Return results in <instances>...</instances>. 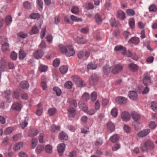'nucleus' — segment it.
I'll return each instance as SVG.
<instances>
[{
    "mask_svg": "<svg viewBox=\"0 0 157 157\" xmlns=\"http://www.w3.org/2000/svg\"><path fill=\"white\" fill-rule=\"evenodd\" d=\"M72 80L79 87H83L86 86L85 82L77 76H73L71 77Z\"/></svg>",
    "mask_w": 157,
    "mask_h": 157,
    "instance_id": "f257e3e1",
    "label": "nucleus"
},
{
    "mask_svg": "<svg viewBox=\"0 0 157 157\" xmlns=\"http://www.w3.org/2000/svg\"><path fill=\"white\" fill-rule=\"evenodd\" d=\"M67 50L66 52V56L70 57L74 55L75 53L73 48L70 45L67 46Z\"/></svg>",
    "mask_w": 157,
    "mask_h": 157,
    "instance_id": "f03ea898",
    "label": "nucleus"
},
{
    "mask_svg": "<svg viewBox=\"0 0 157 157\" xmlns=\"http://www.w3.org/2000/svg\"><path fill=\"white\" fill-rule=\"evenodd\" d=\"M123 68V66L120 65H116L113 68L112 72L114 74H117L122 70Z\"/></svg>",
    "mask_w": 157,
    "mask_h": 157,
    "instance_id": "7ed1b4c3",
    "label": "nucleus"
},
{
    "mask_svg": "<svg viewBox=\"0 0 157 157\" xmlns=\"http://www.w3.org/2000/svg\"><path fill=\"white\" fill-rule=\"evenodd\" d=\"M128 95L130 99L132 101H136L138 98V95L135 91H129Z\"/></svg>",
    "mask_w": 157,
    "mask_h": 157,
    "instance_id": "20e7f679",
    "label": "nucleus"
},
{
    "mask_svg": "<svg viewBox=\"0 0 157 157\" xmlns=\"http://www.w3.org/2000/svg\"><path fill=\"white\" fill-rule=\"evenodd\" d=\"M115 101L117 103L121 104H124L127 102V99L123 97H118L115 99Z\"/></svg>",
    "mask_w": 157,
    "mask_h": 157,
    "instance_id": "39448f33",
    "label": "nucleus"
},
{
    "mask_svg": "<svg viewBox=\"0 0 157 157\" xmlns=\"http://www.w3.org/2000/svg\"><path fill=\"white\" fill-rule=\"evenodd\" d=\"M44 52L41 50H36L33 53L34 57L36 59H39L42 57L44 55Z\"/></svg>",
    "mask_w": 157,
    "mask_h": 157,
    "instance_id": "423d86ee",
    "label": "nucleus"
},
{
    "mask_svg": "<svg viewBox=\"0 0 157 157\" xmlns=\"http://www.w3.org/2000/svg\"><path fill=\"white\" fill-rule=\"evenodd\" d=\"M150 132V130L149 129H144L140 131L138 133V136L140 137H142L148 134Z\"/></svg>",
    "mask_w": 157,
    "mask_h": 157,
    "instance_id": "0eeeda50",
    "label": "nucleus"
},
{
    "mask_svg": "<svg viewBox=\"0 0 157 157\" xmlns=\"http://www.w3.org/2000/svg\"><path fill=\"white\" fill-rule=\"evenodd\" d=\"M121 118L123 121H127L129 120L130 116L128 112L126 111L123 112L121 114Z\"/></svg>",
    "mask_w": 157,
    "mask_h": 157,
    "instance_id": "6e6552de",
    "label": "nucleus"
},
{
    "mask_svg": "<svg viewBox=\"0 0 157 157\" xmlns=\"http://www.w3.org/2000/svg\"><path fill=\"white\" fill-rule=\"evenodd\" d=\"M131 115L132 118L135 121H139L141 119L140 115L136 112H132Z\"/></svg>",
    "mask_w": 157,
    "mask_h": 157,
    "instance_id": "1a4fd4ad",
    "label": "nucleus"
},
{
    "mask_svg": "<svg viewBox=\"0 0 157 157\" xmlns=\"http://www.w3.org/2000/svg\"><path fill=\"white\" fill-rule=\"evenodd\" d=\"M22 104L21 102L15 103L12 106L13 109L16 111H20L22 108Z\"/></svg>",
    "mask_w": 157,
    "mask_h": 157,
    "instance_id": "9d476101",
    "label": "nucleus"
},
{
    "mask_svg": "<svg viewBox=\"0 0 157 157\" xmlns=\"http://www.w3.org/2000/svg\"><path fill=\"white\" fill-rule=\"evenodd\" d=\"M68 114L70 117H74L76 114V111L73 107H70L67 109Z\"/></svg>",
    "mask_w": 157,
    "mask_h": 157,
    "instance_id": "9b49d317",
    "label": "nucleus"
},
{
    "mask_svg": "<svg viewBox=\"0 0 157 157\" xmlns=\"http://www.w3.org/2000/svg\"><path fill=\"white\" fill-rule=\"evenodd\" d=\"M144 84L146 85H150L152 84V82L150 79V78L148 76H146L143 79Z\"/></svg>",
    "mask_w": 157,
    "mask_h": 157,
    "instance_id": "f8f14e48",
    "label": "nucleus"
},
{
    "mask_svg": "<svg viewBox=\"0 0 157 157\" xmlns=\"http://www.w3.org/2000/svg\"><path fill=\"white\" fill-rule=\"evenodd\" d=\"M129 43H133L135 44H138L140 42L139 39L136 37H133L130 38L128 41Z\"/></svg>",
    "mask_w": 157,
    "mask_h": 157,
    "instance_id": "ddd939ff",
    "label": "nucleus"
},
{
    "mask_svg": "<svg viewBox=\"0 0 157 157\" xmlns=\"http://www.w3.org/2000/svg\"><path fill=\"white\" fill-rule=\"evenodd\" d=\"M65 148V145L63 143L58 145L57 147V150L59 153L63 152Z\"/></svg>",
    "mask_w": 157,
    "mask_h": 157,
    "instance_id": "4468645a",
    "label": "nucleus"
},
{
    "mask_svg": "<svg viewBox=\"0 0 157 157\" xmlns=\"http://www.w3.org/2000/svg\"><path fill=\"white\" fill-rule=\"evenodd\" d=\"M145 142L148 149L151 150L154 148V144L151 140H148Z\"/></svg>",
    "mask_w": 157,
    "mask_h": 157,
    "instance_id": "2eb2a0df",
    "label": "nucleus"
},
{
    "mask_svg": "<svg viewBox=\"0 0 157 157\" xmlns=\"http://www.w3.org/2000/svg\"><path fill=\"white\" fill-rule=\"evenodd\" d=\"M128 67L132 71L135 72L137 71L138 69V66L136 64L131 63L129 64Z\"/></svg>",
    "mask_w": 157,
    "mask_h": 157,
    "instance_id": "dca6fc26",
    "label": "nucleus"
},
{
    "mask_svg": "<svg viewBox=\"0 0 157 157\" xmlns=\"http://www.w3.org/2000/svg\"><path fill=\"white\" fill-rule=\"evenodd\" d=\"M14 129V128L13 127H8L6 128L4 131V134L6 135L10 134Z\"/></svg>",
    "mask_w": 157,
    "mask_h": 157,
    "instance_id": "f3484780",
    "label": "nucleus"
},
{
    "mask_svg": "<svg viewBox=\"0 0 157 157\" xmlns=\"http://www.w3.org/2000/svg\"><path fill=\"white\" fill-rule=\"evenodd\" d=\"M117 16L118 18L122 20L124 19L125 17L124 13L121 10L117 11Z\"/></svg>",
    "mask_w": 157,
    "mask_h": 157,
    "instance_id": "a211bd4d",
    "label": "nucleus"
},
{
    "mask_svg": "<svg viewBox=\"0 0 157 157\" xmlns=\"http://www.w3.org/2000/svg\"><path fill=\"white\" fill-rule=\"evenodd\" d=\"M23 146V143L22 142H20L16 144L15 145L13 149L15 151H17L21 148Z\"/></svg>",
    "mask_w": 157,
    "mask_h": 157,
    "instance_id": "6ab92c4d",
    "label": "nucleus"
},
{
    "mask_svg": "<svg viewBox=\"0 0 157 157\" xmlns=\"http://www.w3.org/2000/svg\"><path fill=\"white\" fill-rule=\"evenodd\" d=\"M107 126V128L111 132L114 131L115 129V125L111 121L108 122Z\"/></svg>",
    "mask_w": 157,
    "mask_h": 157,
    "instance_id": "aec40b11",
    "label": "nucleus"
},
{
    "mask_svg": "<svg viewBox=\"0 0 157 157\" xmlns=\"http://www.w3.org/2000/svg\"><path fill=\"white\" fill-rule=\"evenodd\" d=\"M59 70L61 73L64 74L66 73L68 70V67L66 65L61 66L59 67Z\"/></svg>",
    "mask_w": 157,
    "mask_h": 157,
    "instance_id": "412c9836",
    "label": "nucleus"
},
{
    "mask_svg": "<svg viewBox=\"0 0 157 157\" xmlns=\"http://www.w3.org/2000/svg\"><path fill=\"white\" fill-rule=\"evenodd\" d=\"M119 136L116 134H114L111 136L109 138V140L113 143H116L118 140Z\"/></svg>",
    "mask_w": 157,
    "mask_h": 157,
    "instance_id": "4be33fe9",
    "label": "nucleus"
},
{
    "mask_svg": "<svg viewBox=\"0 0 157 157\" xmlns=\"http://www.w3.org/2000/svg\"><path fill=\"white\" fill-rule=\"evenodd\" d=\"M59 51L60 52L63 54H65L66 55V51L67 50V46L65 47L63 45L60 44L59 45Z\"/></svg>",
    "mask_w": 157,
    "mask_h": 157,
    "instance_id": "5701e85b",
    "label": "nucleus"
},
{
    "mask_svg": "<svg viewBox=\"0 0 157 157\" xmlns=\"http://www.w3.org/2000/svg\"><path fill=\"white\" fill-rule=\"evenodd\" d=\"M12 17L10 15L6 16L5 19V24L7 25H10L12 22Z\"/></svg>",
    "mask_w": 157,
    "mask_h": 157,
    "instance_id": "b1692460",
    "label": "nucleus"
},
{
    "mask_svg": "<svg viewBox=\"0 0 157 157\" xmlns=\"http://www.w3.org/2000/svg\"><path fill=\"white\" fill-rule=\"evenodd\" d=\"M38 133L37 130L36 129H33L29 131V136L33 137L36 136Z\"/></svg>",
    "mask_w": 157,
    "mask_h": 157,
    "instance_id": "393cba45",
    "label": "nucleus"
},
{
    "mask_svg": "<svg viewBox=\"0 0 157 157\" xmlns=\"http://www.w3.org/2000/svg\"><path fill=\"white\" fill-rule=\"evenodd\" d=\"M48 67L47 66L41 64L39 67V70L41 72H45L47 71Z\"/></svg>",
    "mask_w": 157,
    "mask_h": 157,
    "instance_id": "a878e982",
    "label": "nucleus"
},
{
    "mask_svg": "<svg viewBox=\"0 0 157 157\" xmlns=\"http://www.w3.org/2000/svg\"><path fill=\"white\" fill-rule=\"evenodd\" d=\"M75 41L78 44H83L86 43V40L82 37H78L75 40Z\"/></svg>",
    "mask_w": 157,
    "mask_h": 157,
    "instance_id": "bb28decb",
    "label": "nucleus"
},
{
    "mask_svg": "<svg viewBox=\"0 0 157 157\" xmlns=\"http://www.w3.org/2000/svg\"><path fill=\"white\" fill-rule=\"evenodd\" d=\"M59 137L60 139L63 140H67L68 138L67 134L63 132L60 133Z\"/></svg>",
    "mask_w": 157,
    "mask_h": 157,
    "instance_id": "cd10ccee",
    "label": "nucleus"
},
{
    "mask_svg": "<svg viewBox=\"0 0 157 157\" xmlns=\"http://www.w3.org/2000/svg\"><path fill=\"white\" fill-rule=\"evenodd\" d=\"M97 67V65L94 63L90 62L87 66V68L88 69L94 70Z\"/></svg>",
    "mask_w": 157,
    "mask_h": 157,
    "instance_id": "c85d7f7f",
    "label": "nucleus"
},
{
    "mask_svg": "<svg viewBox=\"0 0 157 157\" xmlns=\"http://www.w3.org/2000/svg\"><path fill=\"white\" fill-rule=\"evenodd\" d=\"M95 18L96 23L98 24H101L102 22V20L100 15L98 13L96 14Z\"/></svg>",
    "mask_w": 157,
    "mask_h": 157,
    "instance_id": "c756f323",
    "label": "nucleus"
},
{
    "mask_svg": "<svg viewBox=\"0 0 157 157\" xmlns=\"http://www.w3.org/2000/svg\"><path fill=\"white\" fill-rule=\"evenodd\" d=\"M20 86L24 89H27L29 88V85L27 81H24L21 82Z\"/></svg>",
    "mask_w": 157,
    "mask_h": 157,
    "instance_id": "7c9ffc66",
    "label": "nucleus"
},
{
    "mask_svg": "<svg viewBox=\"0 0 157 157\" xmlns=\"http://www.w3.org/2000/svg\"><path fill=\"white\" fill-rule=\"evenodd\" d=\"M110 22L112 26H117L119 25V22L117 21L114 18H112L110 21Z\"/></svg>",
    "mask_w": 157,
    "mask_h": 157,
    "instance_id": "2f4dec72",
    "label": "nucleus"
},
{
    "mask_svg": "<svg viewBox=\"0 0 157 157\" xmlns=\"http://www.w3.org/2000/svg\"><path fill=\"white\" fill-rule=\"evenodd\" d=\"M110 71L111 68L109 65H106L103 67V71L105 74H108L110 72Z\"/></svg>",
    "mask_w": 157,
    "mask_h": 157,
    "instance_id": "473e14b6",
    "label": "nucleus"
},
{
    "mask_svg": "<svg viewBox=\"0 0 157 157\" xmlns=\"http://www.w3.org/2000/svg\"><path fill=\"white\" fill-rule=\"evenodd\" d=\"M45 151L47 153H51L52 152V147L51 146L48 144L46 146L45 148Z\"/></svg>",
    "mask_w": 157,
    "mask_h": 157,
    "instance_id": "72a5a7b5",
    "label": "nucleus"
},
{
    "mask_svg": "<svg viewBox=\"0 0 157 157\" xmlns=\"http://www.w3.org/2000/svg\"><path fill=\"white\" fill-rule=\"evenodd\" d=\"M2 45V50L3 52H5L9 50V44L7 42Z\"/></svg>",
    "mask_w": 157,
    "mask_h": 157,
    "instance_id": "f704fd0d",
    "label": "nucleus"
},
{
    "mask_svg": "<svg viewBox=\"0 0 157 157\" xmlns=\"http://www.w3.org/2000/svg\"><path fill=\"white\" fill-rule=\"evenodd\" d=\"M50 129L51 131L55 132L57 131L60 130V127L59 126H57L55 124H53L51 126L50 128Z\"/></svg>",
    "mask_w": 157,
    "mask_h": 157,
    "instance_id": "c9c22d12",
    "label": "nucleus"
},
{
    "mask_svg": "<svg viewBox=\"0 0 157 157\" xmlns=\"http://www.w3.org/2000/svg\"><path fill=\"white\" fill-rule=\"evenodd\" d=\"M78 105L80 109H82L85 112H87V108L88 107L84 103L80 101L78 103Z\"/></svg>",
    "mask_w": 157,
    "mask_h": 157,
    "instance_id": "e433bc0d",
    "label": "nucleus"
},
{
    "mask_svg": "<svg viewBox=\"0 0 157 157\" xmlns=\"http://www.w3.org/2000/svg\"><path fill=\"white\" fill-rule=\"evenodd\" d=\"M39 30L37 29V26L36 25L34 26L30 32H29L31 35L35 34L38 33Z\"/></svg>",
    "mask_w": 157,
    "mask_h": 157,
    "instance_id": "4c0bfd02",
    "label": "nucleus"
},
{
    "mask_svg": "<svg viewBox=\"0 0 157 157\" xmlns=\"http://www.w3.org/2000/svg\"><path fill=\"white\" fill-rule=\"evenodd\" d=\"M111 114L113 117H116L118 114L117 109L116 108H113L111 110Z\"/></svg>",
    "mask_w": 157,
    "mask_h": 157,
    "instance_id": "58836bf2",
    "label": "nucleus"
},
{
    "mask_svg": "<svg viewBox=\"0 0 157 157\" xmlns=\"http://www.w3.org/2000/svg\"><path fill=\"white\" fill-rule=\"evenodd\" d=\"M129 25L130 27L132 28H134L135 27V21L134 18H131L129 19Z\"/></svg>",
    "mask_w": 157,
    "mask_h": 157,
    "instance_id": "ea45409f",
    "label": "nucleus"
},
{
    "mask_svg": "<svg viewBox=\"0 0 157 157\" xmlns=\"http://www.w3.org/2000/svg\"><path fill=\"white\" fill-rule=\"evenodd\" d=\"M26 56V55L22 49H21L19 51V58L20 59H23Z\"/></svg>",
    "mask_w": 157,
    "mask_h": 157,
    "instance_id": "a19ab883",
    "label": "nucleus"
},
{
    "mask_svg": "<svg viewBox=\"0 0 157 157\" xmlns=\"http://www.w3.org/2000/svg\"><path fill=\"white\" fill-rule=\"evenodd\" d=\"M68 102L70 103L71 105L75 107L77 106V104L75 100L69 99L68 100Z\"/></svg>",
    "mask_w": 157,
    "mask_h": 157,
    "instance_id": "79ce46f5",
    "label": "nucleus"
},
{
    "mask_svg": "<svg viewBox=\"0 0 157 157\" xmlns=\"http://www.w3.org/2000/svg\"><path fill=\"white\" fill-rule=\"evenodd\" d=\"M48 113L50 116H53L56 113V110L55 108H49L48 109Z\"/></svg>",
    "mask_w": 157,
    "mask_h": 157,
    "instance_id": "37998d69",
    "label": "nucleus"
},
{
    "mask_svg": "<svg viewBox=\"0 0 157 157\" xmlns=\"http://www.w3.org/2000/svg\"><path fill=\"white\" fill-rule=\"evenodd\" d=\"M29 17L32 19H37L40 18V15L38 13H33L30 14Z\"/></svg>",
    "mask_w": 157,
    "mask_h": 157,
    "instance_id": "c03bdc74",
    "label": "nucleus"
},
{
    "mask_svg": "<svg viewBox=\"0 0 157 157\" xmlns=\"http://www.w3.org/2000/svg\"><path fill=\"white\" fill-rule=\"evenodd\" d=\"M71 18L72 21H75L81 22L82 21V19L78 18L74 15H71Z\"/></svg>",
    "mask_w": 157,
    "mask_h": 157,
    "instance_id": "a18cd8bd",
    "label": "nucleus"
},
{
    "mask_svg": "<svg viewBox=\"0 0 157 157\" xmlns=\"http://www.w3.org/2000/svg\"><path fill=\"white\" fill-rule=\"evenodd\" d=\"M37 142V140L36 138H34L32 139L31 141V148L34 149L36 147Z\"/></svg>",
    "mask_w": 157,
    "mask_h": 157,
    "instance_id": "49530a36",
    "label": "nucleus"
},
{
    "mask_svg": "<svg viewBox=\"0 0 157 157\" xmlns=\"http://www.w3.org/2000/svg\"><path fill=\"white\" fill-rule=\"evenodd\" d=\"M23 6L26 9H31V5L30 3L28 1H25L23 3Z\"/></svg>",
    "mask_w": 157,
    "mask_h": 157,
    "instance_id": "de8ad7c7",
    "label": "nucleus"
},
{
    "mask_svg": "<svg viewBox=\"0 0 157 157\" xmlns=\"http://www.w3.org/2000/svg\"><path fill=\"white\" fill-rule=\"evenodd\" d=\"M72 85V83L71 82L68 81L65 83L64 86L67 89H70L71 88Z\"/></svg>",
    "mask_w": 157,
    "mask_h": 157,
    "instance_id": "09e8293b",
    "label": "nucleus"
},
{
    "mask_svg": "<svg viewBox=\"0 0 157 157\" xmlns=\"http://www.w3.org/2000/svg\"><path fill=\"white\" fill-rule=\"evenodd\" d=\"M53 89L54 91L56 92V95L58 96L60 95L61 94V90L58 87H54Z\"/></svg>",
    "mask_w": 157,
    "mask_h": 157,
    "instance_id": "8fccbe9b",
    "label": "nucleus"
},
{
    "mask_svg": "<svg viewBox=\"0 0 157 157\" xmlns=\"http://www.w3.org/2000/svg\"><path fill=\"white\" fill-rule=\"evenodd\" d=\"M97 97V93L94 91L92 92L91 94V100L92 101H94L96 99Z\"/></svg>",
    "mask_w": 157,
    "mask_h": 157,
    "instance_id": "3c124183",
    "label": "nucleus"
},
{
    "mask_svg": "<svg viewBox=\"0 0 157 157\" xmlns=\"http://www.w3.org/2000/svg\"><path fill=\"white\" fill-rule=\"evenodd\" d=\"M140 148L143 151H146L148 149L146 144H145V142L143 144H142L141 145Z\"/></svg>",
    "mask_w": 157,
    "mask_h": 157,
    "instance_id": "603ef678",
    "label": "nucleus"
},
{
    "mask_svg": "<svg viewBox=\"0 0 157 157\" xmlns=\"http://www.w3.org/2000/svg\"><path fill=\"white\" fill-rule=\"evenodd\" d=\"M151 107L154 111H157V103L156 102H152L151 103Z\"/></svg>",
    "mask_w": 157,
    "mask_h": 157,
    "instance_id": "864d4df0",
    "label": "nucleus"
},
{
    "mask_svg": "<svg viewBox=\"0 0 157 157\" xmlns=\"http://www.w3.org/2000/svg\"><path fill=\"white\" fill-rule=\"evenodd\" d=\"M10 57L11 59L15 60L17 59V55L16 52L13 51L11 53Z\"/></svg>",
    "mask_w": 157,
    "mask_h": 157,
    "instance_id": "5fc2aeb1",
    "label": "nucleus"
},
{
    "mask_svg": "<svg viewBox=\"0 0 157 157\" xmlns=\"http://www.w3.org/2000/svg\"><path fill=\"white\" fill-rule=\"evenodd\" d=\"M127 13L128 16H133L135 14V12L132 9H128L127 10Z\"/></svg>",
    "mask_w": 157,
    "mask_h": 157,
    "instance_id": "6e6d98bb",
    "label": "nucleus"
},
{
    "mask_svg": "<svg viewBox=\"0 0 157 157\" xmlns=\"http://www.w3.org/2000/svg\"><path fill=\"white\" fill-rule=\"evenodd\" d=\"M89 98L90 95L87 93H85L82 97V99L84 101H87Z\"/></svg>",
    "mask_w": 157,
    "mask_h": 157,
    "instance_id": "4d7b16f0",
    "label": "nucleus"
},
{
    "mask_svg": "<svg viewBox=\"0 0 157 157\" xmlns=\"http://www.w3.org/2000/svg\"><path fill=\"white\" fill-rule=\"evenodd\" d=\"M28 123L27 121L24 120L23 121H21L20 123V126L22 128H24L28 125Z\"/></svg>",
    "mask_w": 157,
    "mask_h": 157,
    "instance_id": "13d9d810",
    "label": "nucleus"
},
{
    "mask_svg": "<svg viewBox=\"0 0 157 157\" xmlns=\"http://www.w3.org/2000/svg\"><path fill=\"white\" fill-rule=\"evenodd\" d=\"M17 36L21 38H26L27 36L28 35L23 32H21L17 34Z\"/></svg>",
    "mask_w": 157,
    "mask_h": 157,
    "instance_id": "bf43d9fd",
    "label": "nucleus"
},
{
    "mask_svg": "<svg viewBox=\"0 0 157 157\" xmlns=\"http://www.w3.org/2000/svg\"><path fill=\"white\" fill-rule=\"evenodd\" d=\"M44 147L41 145H38L36 147V151L37 153H40L44 149Z\"/></svg>",
    "mask_w": 157,
    "mask_h": 157,
    "instance_id": "052dcab7",
    "label": "nucleus"
},
{
    "mask_svg": "<svg viewBox=\"0 0 157 157\" xmlns=\"http://www.w3.org/2000/svg\"><path fill=\"white\" fill-rule=\"evenodd\" d=\"M60 61L57 59H55L53 63V65L55 67H57L59 66L60 64Z\"/></svg>",
    "mask_w": 157,
    "mask_h": 157,
    "instance_id": "680f3d73",
    "label": "nucleus"
},
{
    "mask_svg": "<svg viewBox=\"0 0 157 157\" xmlns=\"http://www.w3.org/2000/svg\"><path fill=\"white\" fill-rule=\"evenodd\" d=\"M121 147L120 144H117L114 145L112 147V150L113 151H116L118 150Z\"/></svg>",
    "mask_w": 157,
    "mask_h": 157,
    "instance_id": "e2e57ef3",
    "label": "nucleus"
},
{
    "mask_svg": "<svg viewBox=\"0 0 157 157\" xmlns=\"http://www.w3.org/2000/svg\"><path fill=\"white\" fill-rule=\"evenodd\" d=\"M87 114L90 115H92L94 114L95 113V110L94 109H90L89 110H88V108H87V112H85Z\"/></svg>",
    "mask_w": 157,
    "mask_h": 157,
    "instance_id": "0e129e2a",
    "label": "nucleus"
},
{
    "mask_svg": "<svg viewBox=\"0 0 157 157\" xmlns=\"http://www.w3.org/2000/svg\"><path fill=\"white\" fill-rule=\"evenodd\" d=\"M149 9L150 11L156 12L157 10V7L154 5H151L150 6Z\"/></svg>",
    "mask_w": 157,
    "mask_h": 157,
    "instance_id": "69168bd1",
    "label": "nucleus"
},
{
    "mask_svg": "<svg viewBox=\"0 0 157 157\" xmlns=\"http://www.w3.org/2000/svg\"><path fill=\"white\" fill-rule=\"evenodd\" d=\"M71 11L73 13L76 14L78 12V8L76 6H73L72 7Z\"/></svg>",
    "mask_w": 157,
    "mask_h": 157,
    "instance_id": "338daca9",
    "label": "nucleus"
},
{
    "mask_svg": "<svg viewBox=\"0 0 157 157\" xmlns=\"http://www.w3.org/2000/svg\"><path fill=\"white\" fill-rule=\"evenodd\" d=\"M21 135L20 134H18L13 136V138L15 141H17L20 139L21 138Z\"/></svg>",
    "mask_w": 157,
    "mask_h": 157,
    "instance_id": "774afa93",
    "label": "nucleus"
}]
</instances>
